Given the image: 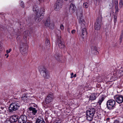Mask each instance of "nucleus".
Here are the masks:
<instances>
[{"instance_id": "17", "label": "nucleus", "mask_w": 123, "mask_h": 123, "mask_svg": "<svg viewBox=\"0 0 123 123\" xmlns=\"http://www.w3.org/2000/svg\"><path fill=\"white\" fill-rule=\"evenodd\" d=\"M36 123H45V122L43 118L39 117L36 119Z\"/></svg>"}, {"instance_id": "3", "label": "nucleus", "mask_w": 123, "mask_h": 123, "mask_svg": "<svg viewBox=\"0 0 123 123\" xmlns=\"http://www.w3.org/2000/svg\"><path fill=\"white\" fill-rule=\"evenodd\" d=\"M39 70L41 74L45 79L49 78V74L45 68L43 66H41Z\"/></svg>"}, {"instance_id": "9", "label": "nucleus", "mask_w": 123, "mask_h": 123, "mask_svg": "<svg viewBox=\"0 0 123 123\" xmlns=\"http://www.w3.org/2000/svg\"><path fill=\"white\" fill-rule=\"evenodd\" d=\"M114 98L115 101L119 104L123 102V96L122 95H116L114 96Z\"/></svg>"}, {"instance_id": "32", "label": "nucleus", "mask_w": 123, "mask_h": 123, "mask_svg": "<svg viewBox=\"0 0 123 123\" xmlns=\"http://www.w3.org/2000/svg\"><path fill=\"white\" fill-rule=\"evenodd\" d=\"M60 28L62 30H64V27L63 25H62V24H61V25L60 26Z\"/></svg>"}, {"instance_id": "6", "label": "nucleus", "mask_w": 123, "mask_h": 123, "mask_svg": "<svg viewBox=\"0 0 123 123\" xmlns=\"http://www.w3.org/2000/svg\"><path fill=\"white\" fill-rule=\"evenodd\" d=\"M115 101L113 99H110L108 100L106 103L107 108L109 110L113 109L116 105Z\"/></svg>"}, {"instance_id": "13", "label": "nucleus", "mask_w": 123, "mask_h": 123, "mask_svg": "<svg viewBox=\"0 0 123 123\" xmlns=\"http://www.w3.org/2000/svg\"><path fill=\"white\" fill-rule=\"evenodd\" d=\"M57 41L58 46L60 48L62 49L65 47V44L59 38H58Z\"/></svg>"}, {"instance_id": "26", "label": "nucleus", "mask_w": 123, "mask_h": 123, "mask_svg": "<svg viewBox=\"0 0 123 123\" xmlns=\"http://www.w3.org/2000/svg\"><path fill=\"white\" fill-rule=\"evenodd\" d=\"M118 3L117 1H116L115 3V7L116 12H118Z\"/></svg>"}, {"instance_id": "33", "label": "nucleus", "mask_w": 123, "mask_h": 123, "mask_svg": "<svg viewBox=\"0 0 123 123\" xmlns=\"http://www.w3.org/2000/svg\"><path fill=\"white\" fill-rule=\"evenodd\" d=\"M20 4V5L22 7L24 8V3L22 1L21 2Z\"/></svg>"}, {"instance_id": "49", "label": "nucleus", "mask_w": 123, "mask_h": 123, "mask_svg": "<svg viewBox=\"0 0 123 123\" xmlns=\"http://www.w3.org/2000/svg\"><path fill=\"white\" fill-rule=\"evenodd\" d=\"M8 55L7 56V57H7H7H8Z\"/></svg>"}, {"instance_id": "47", "label": "nucleus", "mask_w": 123, "mask_h": 123, "mask_svg": "<svg viewBox=\"0 0 123 123\" xmlns=\"http://www.w3.org/2000/svg\"><path fill=\"white\" fill-rule=\"evenodd\" d=\"M73 77H74L73 76H71V77H70L71 78H73Z\"/></svg>"}, {"instance_id": "46", "label": "nucleus", "mask_w": 123, "mask_h": 123, "mask_svg": "<svg viewBox=\"0 0 123 123\" xmlns=\"http://www.w3.org/2000/svg\"><path fill=\"white\" fill-rule=\"evenodd\" d=\"M117 21V19H116V20H114V22H116Z\"/></svg>"}, {"instance_id": "27", "label": "nucleus", "mask_w": 123, "mask_h": 123, "mask_svg": "<svg viewBox=\"0 0 123 123\" xmlns=\"http://www.w3.org/2000/svg\"><path fill=\"white\" fill-rule=\"evenodd\" d=\"M45 44L46 46L49 47L50 46V43L48 39H47L46 41Z\"/></svg>"}, {"instance_id": "20", "label": "nucleus", "mask_w": 123, "mask_h": 123, "mask_svg": "<svg viewBox=\"0 0 123 123\" xmlns=\"http://www.w3.org/2000/svg\"><path fill=\"white\" fill-rule=\"evenodd\" d=\"M50 18H48L46 19L44 24L45 26L47 27L49 26L50 25Z\"/></svg>"}, {"instance_id": "22", "label": "nucleus", "mask_w": 123, "mask_h": 123, "mask_svg": "<svg viewBox=\"0 0 123 123\" xmlns=\"http://www.w3.org/2000/svg\"><path fill=\"white\" fill-rule=\"evenodd\" d=\"M55 57L57 61H60V54H59L57 53H56L55 56Z\"/></svg>"}, {"instance_id": "21", "label": "nucleus", "mask_w": 123, "mask_h": 123, "mask_svg": "<svg viewBox=\"0 0 123 123\" xmlns=\"http://www.w3.org/2000/svg\"><path fill=\"white\" fill-rule=\"evenodd\" d=\"M28 49H24L21 50H20V51L21 54L24 55H25L26 54L27 50Z\"/></svg>"}, {"instance_id": "39", "label": "nucleus", "mask_w": 123, "mask_h": 123, "mask_svg": "<svg viewBox=\"0 0 123 123\" xmlns=\"http://www.w3.org/2000/svg\"><path fill=\"white\" fill-rule=\"evenodd\" d=\"M93 48H94V50L96 52V51L98 52V51L97 50V48L96 47H93Z\"/></svg>"}, {"instance_id": "19", "label": "nucleus", "mask_w": 123, "mask_h": 123, "mask_svg": "<svg viewBox=\"0 0 123 123\" xmlns=\"http://www.w3.org/2000/svg\"><path fill=\"white\" fill-rule=\"evenodd\" d=\"M29 32L28 31H25L23 33L24 38L25 40V38H26L29 35Z\"/></svg>"}, {"instance_id": "25", "label": "nucleus", "mask_w": 123, "mask_h": 123, "mask_svg": "<svg viewBox=\"0 0 123 123\" xmlns=\"http://www.w3.org/2000/svg\"><path fill=\"white\" fill-rule=\"evenodd\" d=\"M6 109L5 107H1L0 109V111L3 113H5L6 112Z\"/></svg>"}, {"instance_id": "24", "label": "nucleus", "mask_w": 123, "mask_h": 123, "mask_svg": "<svg viewBox=\"0 0 123 123\" xmlns=\"http://www.w3.org/2000/svg\"><path fill=\"white\" fill-rule=\"evenodd\" d=\"M104 98L103 97H102L100 98L98 102V103H99V105H100L101 104L102 102L104 100Z\"/></svg>"}, {"instance_id": "37", "label": "nucleus", "mask_w": 123, "mask_h": 123, "mask_svg": "<svg viewBox=\"0 0 123 123\" xmlns=\"http://www.w3.org/2000/svg\"><path fill=\"white\" fill-rule=\"evenodd\" d=\"M123 31H121V34L120 35V37H123Z\"/></svg>"}, {"instance_id": "48", "label": "nucleus", "mask_w": 123, "mask_h": 123, "mask_svg": "<svg viewBox=\"0 0 123 123\" xmlns=\"http://www.w3.org/2000/svg\"><path fill=\"white\" fill-rule=\"evenodd\" d=\"M55 123H59L58 122H56Z\"/></svg>"}, {"instance_id": "43", "label": "nucleus", "mask_w": 123, "mask_h": 123, "mask_svg": "<svg viewBox=\"0 0 123 123\" xmlns=\"http://www.w3.org/2000/svg\"><path fill=\"white\" fill-rule=\"evenodd\" d=\"M71 75L72 76H73L74 75V73H72L71 74Z\"/></svg>"}, {"instance_id": "45", "label": "nucleus", "mask_w": 123, "mask_h": 123, "mask_svg": "<svg viewBox=\"0 0 123 123\" xmlns=\"http://www.w3.org/2000/svg\"><path fill=\"white\" fill-rule=\"evenodd\" d=\"M119 123L118 122H117V121H116L115 122H114V123Z\"/></svg>"}, {"instance_id": "51", "label": "nucleus", "mask_w": 123, "mask_h": 123, "mask_svg": "<svg viewBox=\"0 0 123 123\" xmlns=\"http://www.w3.org/2000/svg\"><path fill=\"white\" fill-rule=\"evenodd\" d=\"M121 123H123V122H122Z\"/></svg>"}, {"instance_id": "30", "label": "nucleus", "mask_w": 123, "mask_h": 123, "mask_svg": "<svg viewBox=\"0 0 123 123\" xmlns=\"http://www.w3.org/2000/svg\"><path fill=\"white\" fill-rule=\"evenodd\" d=\"M123 73V66L121 68L119 71V73L121 74Z\"/></svg>"}, {"instance_id": "4", "label": "nucleus", "mask_w": 123, "mask_h": 123, "mask_svg": "<svg viewBox=\"0 0 123 123\" xmlns=\"http://www.w3.org/2000/svg\"><path fill=\"white\" fill-rule=\"evenodd\" d=\"M19 107L18 103L17 102H13L10 105L9 107L8 111L10 113L13 112L18 110Z\"/></svg>"}, {"instance_id": "38", "label": "nucleus", "mask_w": 123, "mask_h": 123, "mask_svg": "<svg viewBox=\"0 0 123 123\" xmlns=\"http://www.w3.org/2000/svg\"><path fill=\"white\" fill-rule=\"evenodd\" d=\"M75 30H72V31H71V33L72 34L74 33H75Z\"/></svg>"}, {"instance_id": "8", "label": "nucleus", "mask_w": 123, "mask_h": 123, "mask_svg": "<svg viewBox=\"0 0 123 123\" xmlns=\"http://www.w3.org/2000/svg\"><path fill=\"white\" fill-rule=\"evenodd\" d=\"M53 98V93L52 92H50L45 99V103L46 104L50 103L52 101Z\"/></svg>"}, {"instance_id": "42", "label": "nucleus", "mask_w": 123, "mask_h": 123, "mask_svg": "<svg viewBox=\"0 0 123 123\" xmlns=\"http://www.w3.org/2000/svg\"><path fill=\"white\" fill-rule=\"evenodd\" d=\"M109 120H110V118H109V117L107 118V119H106V120L107 121H109Z\"/></svg>"}, {"instance_id": "40", "label": "nucleus", "mask_w": 123, "mask_h": 123, "mask_svg": "<svg viewBox=\"0 0 123 123\" xmlns=\"http://www.w3.org/2000/svg\"><path fill=\"white\" fill-rule=\"evenodd\" d=\"M40 2V3H42L43 2H44V0H38Z\"/></svg>"}, {"instance_id": "52", "label": "nucleus", "mask_w": 123, "mask_h": 123, "mask_svg": "<svg viewBox=\"0 0 123 123\" xmlns=\"http://www.w3.org/2000/svg\"><path fill=\"white\" fill-rule=\"evenodd\" d=\"M1 46H0V47H1Z\"/></svg>"}, {"instance_id": "31", "label": "nucleus", "mask_w": 123, "mask_h": 123, "mask_svg": "<svg viewBox=\"0 0 123 123\" xmlns=\"http://www.w3.org/2000/svg\"><path fill=\"white\" fill-rule=\"evenodd\" d=\"M100 0H94V3L95 4H98Z\"/></svg>"}, {"instance_id": "18", "label": "nucleus", "mask_w": 123, "mask_h": 123, "mask_svg": "<svg viewBox=\"0 0 123 123\" xmlns=\"http://www.w3.org/2000/svg\"><path fill=\"white\" fill-rule=\"evenodd\" d=\"M29 109L30 111H31L32 113L34 115H35L37 113V110L35 108L31 107L29 108Z\"/></svg>"}, {"instance_id": "7", "label": "nucleus", "mask_w": 123, "mask_h": 123, "mask_svg": "<svg viewBox=\"0 0 123 123\" xmlns=\"http://www.w3.org/2000/svg\"><path fill=\"white\" fill-rule=\"evenodd\" d=\"M62 4L63 2L62 0H57L54 5V10L56 11H59L61 8Z\"/></svg>"}, {"instance_id": "23", "label": "nucleus", "mask_w": 123, "mask_h": 123, "mask_svg": "<svg viewBox=\"0 0 123 123\" xmlns=\"http://www.w3.org/2000/svg\"><path fill=\"white\" fill-rule=\"evenodd\" d=\"M96 98L94 94H92L90 96V100H95Z\"/></svg>"}, {"instance_id": "44", "label": "nucleus", "mask_w": 123, "mask_h": 123, "mask_svg": "<svg viewBox=\"0 0 123 123\" xmlns=\"http://www.w3.org/2000/svg\"><path fill=\"white\" fill-rule=\"evenodd\" d=\"M76 74H75L74 75V76H73V77H76Z\"/></svg>"}, {"instance_id": "5", "label": "nucleus", "mask_w": 123, "mask_h": 123, "mask_svg": "<svg viewBox=\"0 0 123 123\" xmlns=\"http://www.w3.org/2000/svg\"><path fill=\"white\" fill-rule=\"evenodd\" d=\"M80 23L81 24V36L83 39L82 40L83 41L84 39V38L87 34L86 30V26L85 25V24L86 23L84 21L82 22H81Z\"/></svg>"}, {"instance_id": "34", "label": "nucleus", "mask_w": 123, "mask_h": 123, "mask_svg": "<svg viewBox=\"0 0 123 123\" xmlns=\"http://www.w3.org/2000/svg\"><path fill=\"white\" fill-rule=\"evenodd\" d=\"M11 50H12L11 49H9V50H6V53H7V54H8V53H9L11 51Z\"/></svg>"}, {"instance_id": "2", "label": "nucleus", "mask_w": 123, "mask_h": 123, "mask_svg": "<svg viewBox=\"0 0 123 123\" xmlns=\"http://www.w3.org/2000/svg\"><path fill=\"white\" fill-rule=\"evenodd\" d=\"M95 111V109L93 108L89 109L87 111L86 115L87 120L90 121L92 120Z\"/></svg>"}, {"instance_id": "14", "label": "nucleus", "mask_w": 123, "mask_h": 123, "mask_svg": "<svg viewBox=\"0 0 123 123\" xmlns=\"http://www.w3.org/2000/svg\"><path fill=\"white\" fill-rule=\"evenodd\" d=\"M18 119V116L13 115L10 118V120L11 122L15 123L16 122Z\"/></svg>"}, {"instance_id": "36", "label": "nucleus", "mask_w": 123, "mask_h": 123, "mask_svg": "<svg viewBox=\"0 0 123 123\" xmlns=\"http://www.w3.org/2000/svg\"><path fill=\"white\" fill-rule=\"evenodd\" d=\"M5 123H11V121H10V120L9 121V120L6 121L5 122Z\"/></svg>"}, {"instance_id": "10", "label": "nucleus", "mask_w": 123, "mask_h": 123, "mask_svg": "<svg viewBox=\"0 0 123 123\" xmlns=\"http://www.w3.org/2000/svg\"><path fill=\"white\" fill-rule=\"evenodd\" d=\"M27 121V117L25 115H21L18 120V123H26Z\"/></svg>"}, {"instance_id": "15", "label": "nucleus", "mask_w": 123, "mask_h": 123, "mask_svg": "<svg viewBox=\"0 0 123 123\" xmlns=\"http://www.w3.org/2000/svg\"><path fill=\"white\" fill-rule=\"evenodd\" d=\"M75 6L72 4H71L69 9V11L71 13H73L76 10Z\"/></svg>"}, {"instance_id": "35", "label": "nucleus", "mask_w": 123, "mask_h": 123, "mask_svg": "<svg viewBox=\"0 0 123 123\" xmlns=\"http://www.w3.org/2000/svg\"><path fill=\"white\" fill-rule=\"evenodd\" d=\"M123 37H120V38L119 39V40H120V43H122V40L123 39Z\"/></svg>"}, {"instance_id": "29", "label": "nucleus", "mask_w": 123, "mask_h": 123, "mask_svg": "<svg viewBox=\"0 0 123 123\" xmlns=\"http://www.w3.org/2000/svg\"><path fill=\"white\" fill-rule=\"evenodd\" d=\"M123 5V1L122 0H120V1L119 7L120 8L122 7Z\"/></svg>"}, {"instance_id": "28", "label": "nucleus", "mask_w": 123, "mask_h": 123, "mask_svg": "<svg viewBox=\"0 0 123 123\" xmlns=\"http://www.w3.org/2000/svg\"><path fill=\"white\" fill-rule=\"evenodd\" d=\"M83 7L85 8H87L88 7V4L87 3H84L83 5Z\"/></svg>"}, {"instance_id": "50", "label": "nucleus", "mask_w": 123, "mask_h": 123, "mask_svg": "<svg viewBox=\"0 0 123 123\" xmlns=\"http://www.w3.org/2000/svg\"><path fill=\"white\" fill-rule=\"evenodd\" d=\"M27 123H30V122H27Z\"/></svg>"}, {"instance_id": "12", "label": "nucleus", "mask_w": 123, "mask_h": 123, "mask_svg": "<svg viewBox=\"0 0 123 123\" xmlns=\"http://www.w3.org/2000/svg\"><path fill=\"white\" fill-rule=\"evenodd\" d=\"M31 98L30 94H24L21 97L22 100L24 102H27Z\"/></svg>"}, {"instance_id": "11", "label": "nucleus", "mask_w": 123, "mask_h": 123, "mask_svg": "<svg viewBox=\"0 0 123 123\" xmlns=\"http://www.w3.org/2000/svg\"><path fill=\"white\" fill-rule=\"evenodd\" d=\"M101 20L100 18H98L97 22H96L95 25V29L97 30H99L101 25Z\"/></svg>"}, {"instance_id": "16", "label": "nucleus", "mask_w": 123, "mask_h": 123, "mask_svg": "<svg viewBox=\"0 0 123 123\" xmlns=\"http://www.w3.org/2000/svg\"><path fill=\"white\" fill-rule=\"evenodd\" d=\"M20 50L24 49H28V47L26 44L21 42L19 46Z\"/></svg>"}, {"instance_id": "41", "label": "nucleus", "mask_w": 123, "mask_h": 123, "mask_svg": "<svg viewBox=\"0 0 123 123\" xmlns=\"http://www.w3.org/2000/svg\"><path fill=\"white\" fill-rule=\"evenodd\" d=\"M117 16L115 15H114V20H116V19H117Z\"/></svg>"}, {"instance_id": "1", "label": "nucleus", "mask_w": 123, "mask_h": 123, "mask_svg": "<svg viewBox=\"0 0 123 123\" xmlns=\"http://www.w3.org/2000/svg\"><path fill=\"white\" fill-rule=\"evenodd\" d=\"M33 10L35 13H37L35 18V21L37 22H40L42 19L44 14V8L43 7L41 8L39 10L38 6L35 5L33 7Z\"/></svg>"}]
</instances>
